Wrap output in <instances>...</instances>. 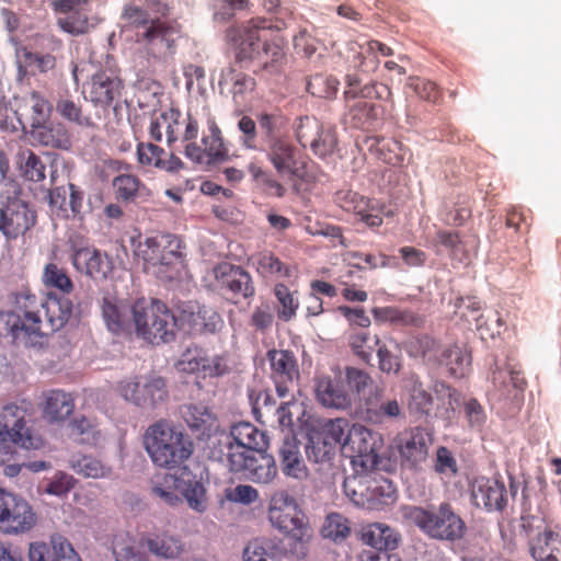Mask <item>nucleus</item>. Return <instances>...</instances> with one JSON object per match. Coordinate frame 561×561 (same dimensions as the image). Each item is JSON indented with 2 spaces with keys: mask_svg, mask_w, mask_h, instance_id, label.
<instances>
[{
  "mask_svg": "<svg viewBox=\"0 0 561 561\" xmlns=\"http://www.w3.org/2000/svg\"><path fill=\"white\" fill-rule=\"evenodd\" d=\"M148 131L151 139L157 142L162 141L165 136L169 147L181 140L184 144V156L203 167L221 163L229 158V149L215 119L208 121L201 145L196 141L199 134L197 118L191 113L183 116L178 108L171 107L154 114L150 119Z\"/></svg>",
  "mask_w": 561,
  "mask_h": 561,
  "instance_id": "obj_1",
  "label": "nucleus"
},
{
  "mask_svg": "<svg viewBox=\"0 0 561 561\" xmlns=\"http://www.w3.org/2000/svg\"><path fill=\"white\" fill-rule=\"evenodd\" d=\"M19 164L22 176L31 182H41L46 176V164L32 150L19 152Z\"/></svg>",
  "mask_w": 561,
  "mask_h": 561,
  "instance_id": "obj_52",
  "label": "nucleus"
},
{
  "mask_svg": "<svg viewBox=\"0 0 561 561\" xmlns=\"http://www.w3.org/2000/svg\"><path fill=\"white\" fill-rule=\"evenodd\" d=\"M122 89V80L114 71L100 69L83 84L82 93L93 104L107 107L121 98Z\"/></svg>",
  "mask_w": 561,
  "mask_h": 561,
  "instance_id": "obj_23",
  "label": "nucleus"
},
{
  "mask_svg": "<svg viewBox=\"0 0 561 561\" xmlns=\"http://www.w3.org/2000/svg\"><path fill=\"white\" fill-rule=\"evenodd\" d=\"M267 518L275 529L289 539L293 556L302 559L308 554L313 529L293 495L285 490L273 493L268 501Z\"/></svg>",
  "mask_w": 561,
  "mask_h": 561,
  "instance_id": "obj_3",
  "label": "nucleus"
},
{
  "mask_svg": "<svg viewBox=\"0 0 561 561\" xmlns=\"http://www.w3.org/2000/svg\"><path fill=\"white\" fill-rule=\"evenodd\" d=\"M26 410L15 403L5 404L0 412V465L10 461L14 447L39 449L43 438L26 426Z\"/></svg>",
  "mask_w": 561,
  "mask_h": 561,
  "instance_id": "obj_8",
  "label": "nucleus"
},
{
  "mask_svg": "<svg viewBox=\"0 0 561 561\" xmlns=\"http://www.w3.org/2000/svg\"><path fill=\"white\" fill-rule=\"evenodd\" d=\"M314 394L317 401L324 408L346 410L352 407V396L340 379L321 376L316 379Z\"/></svg>",
  "mask_w": 561,
  "mask_h": 561,
  "instance_id": "obj_27",
  "label": "nucleus"
},
{
  "mask_svg": "<svg viewBox=\"0 0 561 561\" xmlns=\"http://www.w3.org/2000/svg\"><path fill=\"white\" fill-rule=\"evenodd\" d=\"M50 7L58 18L57 25L66 33L81 35L89 31L91 0H53Z\"/></svg>",
  "mask_w": 561,
  "mask_h": 561,
  "instance_id": "obj_22",
  "label": "nucleus"
},
{
  "mask_svg": "<svg viewBox=\"0 0 561 561\" xmlns=\"http://www.w3.org/2000/svg\"><path fill=\"white\" fill-rule=\"evenodd\" d=\"M33 137L43 146L68 149L71 146L70 135L60 123H43L32 128Z\"/></svg>",
  "mask_w": 561,
  "mask_h": 561,
  "instance_id": "obj_40",
  "label": "nucleus"
},
{
  "mask_svg": "<svg viewBox=\"0 0 561 561\" xmlns=\"http://www.w3.org/2000/svg\"><path fill=\"white\" fill-rule=\"evenodd\" d=\"M267 161L279 176L290 181L304 180L307 163L289 137L263 146Z\"/></svg>",
  "mask_w": 561,
  "mask_h": 561,
  "instance_id": "obj_14",
  "label": "nucleus"
},
{
  "mask_svg": "<svg viewBox=\"0 0 561 561\" xmlns=\"http://www.w3.org/2000/svg\"><path fill=\"white\" fill-rule=\"evenodd\" d=\"M378 335L371 336L369 332L353 330L347 336V344L353 354L364 363H369L375 346L379 345Z\"/></svg>",
  "mask_w": 561,
  "mask_h": 561,
  "instance_id": "obj_48",
  "label": "nucleus"
},
{
  "mask_svg": "<svg viewBox=\"0 0 561 561\" xmlns=\"http://www.w3.org/2000/svg\"><path fill=\"white\" fill-rule=\"evenodd\" d=\"M56 111L62 118L79 126L90 127L93 125L91 117L83 114L80 103L69 98L59 99L56 103Z\"/></svg>",
  "mask_w": 561,
  "mask_h": 561,
  "instance_id": "obj_60",
  "label": "nucleus"
},
{
  "mask_svg": "<svg viewBox=\"0 0 561 561\" xmlns=\"http://www.w3.org/2000/svg\"><path fill=\"white\" fill-rule=\"evenodd\" d=\"M321 129V123L313 116H300L295 123V136L302 147H307L314 141Z\"/></svg>",
  "mask_w": 561,
  "mask_h": 561,
  "instance_id": "obj_63",
  "label": "nucleus"
},
{
  "mask_svg": "<svg viewBox=\"0 0 561 561\" xmlns=\"http://www.w3.org/2000/svg\"><path fill=\"white\" fill-rule=\"evenodd\" d=\"M257 272L267 277L289 278L293 276L290 266L283 263L273 252L264 251L256 256Z\"/></svg>",
  "mask_w": 561,
  "mask_h": 561,
  "instance_id": "obj_49",
  "label": "nucleus"
},
{
  "mask_svg": "<svg viewBox=\"0 0 561 561\" xmlns=\"http://www.w3.org/2000/svg\"><path fill=\"white\" fill-rule=\"evenodd\" d=\"M24 108L27 111L31 128L47 123L53 110L49 101L35 91L25 100Z\"/></svg>",
  "mask_w": 561,
  "mask_h": 561,
  "instance_id": "obj_51",
  "label": "nucleus"
},
{
  "mask_svg": "<svg viewBox=\"0 0 561 561\" xmlns=\"http://www.w3.org/2000/svg\"><path fill=\"white\" fill-rule=\"evenodd\" d=\"M73 305L68 298L49 294L43 302V335L55 332L65 327L72 314Z\"/></svg>",
  "mask_w": 561,
  "mask_h": 561,
  "instance_id": "obj_30",
  "label": "nucleus"
},
{
  "mask_svg": "<svg viewBox=\"0 0 561 561\" xmlns=\"http://www.w3.org/2000/svg\"><path fill=\"white\" fill-rule=\"evenodd\" d=\"M381 446L382 438L378 433L362 424H353L342 453L352 459L354 466L370 469L378 462V450Z\"/></svg>",
  "mask_w": 561,
  "mask_h": 561,
  "instance_id": "obj_13",
  "label": "nucleus"
},
{
  "mask_svg": "<svg viewBox=\"0 0 561 561\" xmlns=\"http://www.w3.org/2000/svg\"><path fill=\"white\" fill-rule=\"evenodd\" d=\"M229 470L241 473L255 483H268L276 473V463L273 456L265 453V449H256L244 454H225Z\"/></svg>",
  "mask_w": 561,
  "mask_h": 561,
  "instance_id": "obj_12",
  "label": "nucleus"
},
{
  "mask_svg": "<svg viewBox=\"0 0 561 561\" xmlns=\"http://www.w3.org/2000/svg\"><path fill=\"white\" fill-rule=\"evenodd\" d=\"M113 187L116 197L124 202H134L146 190L139 178L134 174H119L115 176Z\"/></svg>",
  "mask_w": 561,
  "mask_h": 561,
  "instance_id": "obj_54",
  "label": "nucleus"
},
{
  "mask_svg": "<svg viewBox=\"0 0 561 561\" xmlns=\"http://www.w3.org/2000/svg\"><path fill=\"white\" fill-rule=\"evenodd\" d=\"M218 443L224 448L215 447L210 454L213 458L220 461H224L225 454L251 453L256 449H266L268 446L266 434L249 422L234 424L229 434L224 431Z\"/></svg>",
  "mask_w": 561,
  "mask_h": 561,
  "instance_id": "obj_11",
  "label": "nucleus"
},
{
  "mask_svg": "<svg viewBox=\"0 0 561 561\" xmlns=\"http://www.w3.org/2000/svg\"><path fill=\"white\" fill-rule=\"evenodd\" d=\"M179 370L187 374H197L203 378H218L230 371L227 356L210 354L199 347L187 348L178 363Z\"/></svg>",
  "mask_w": 561,
  "mask_h": 561,
  "instance_id": "obj_17",
  "label": "nucleus"
},
{
  "mask_svg": "<svg viewBox=\"0 0 561 561\" xmlns=\"http://www.w3.org/2000/svg\"><path fill=\"white\" fill-rule=\"evenodd\" d=\"M75 410L73 399L61 390H50L44 393L43 414L50 422L67 419Z\"/></svg>",
  "mask_w": 561,
  "mask_h": 561,
  "instance_id": "obj_36",
  "label": "nucleus"
},
{
  "mask_svg": "<svg viewBox=\"0 0 561 561\" xmlns=\"http://www.w3.org/2000/svg\"><path fill=\"white\" fill-rule=\"evenodd\" d=\"M432 443L431 434L422 427H413L399 433L394 439V445L401 465L411 469L417 468L426 460Z\"/></svg>",
  "mask_w": 561,
  "mask_h": 561,
  "instance_id": "obj_19",
  "label": "nucleus"
},
{
  "mask_svg": "<svg viewBox=\"0 0 561 561\" xmlns=\"http://www.w3.org/2000/svg\"><path fill=\"white\" fill-rule=\"evenodd\" d=\"M72 263L78 271L95 280L105 279L113 270L112 260L107 254L90 248L76 249L72 253Z\"/></svg>",
  "mask_w": 561,
  "mask_h": 561,
  "instance_id": "obj_28",
  "label": "nucleus"
},
{
  "mask_svg": "<svg viewBox=\"0 0 561 561\" xmlns=\"http://www.w3.org/2000/svg\"><path fill=\"white\" fill-rule=\"evenodd\" d=\"M248 172L255 183L265 195L271 197L282 198L286 195L285 185L278 181L270 171L263 169L257 162H250Z\"/></svg>",
  "mask_w": 561,
  "mask_h": 561,
  "instance_id": "obj_43",
  "label": "nucleus"
},
{
  "mask_svg": "<svg viewBox=\"0 0 561 561\" xmlns=\"http://www.w3.org/2000/svg\"><path fill=\"white\" fill-rule=\"evenodd\" d=\"M133 321L138 336L151 344L175 339L176 316L158 299H137L131 306Z\"/></svg>",
  "mask_w": 561,
  "mask_h": 561,
  "instance_id": "obj_5",
  "label": "nucleus"
},
{
  "mask_svg": "<svg viewBox=\"0 0 561 561\" xmlns=\"http://www.w3.org/2000/svg\"><path fill=\"white\" fill-rule=\"evenodd\" d=\"M379 157L390 165H401L409 153V149L396 138L377 139Z\"/></svg>",
  "mask_w": 561,
  "mask_h": 561,
  "instance_id": "obj_55",
  "label": "nucleus"
},
{
  "mask_svg": "<svg viewBox=\"0 0 561 561\" xmlns=\"http://www.w3.org/2000/svg\"><path fill=\"white\" fill-rule=\"evenodd\" d=\"M178 328L190 334L215 333L224 324L221 316L211 307L187 304L176 316Z\"/></svg>",
  "mask_w": 561,
  "mask_h": 561,
  "instance_id": "obj_20",
  "label": "nucleus"
},
{
  "mask_svg": "<svg viewBox=\"0 0 561 561\" xmlns=\"http://www.w3.org/2000/svg\"><path fill=\"white\" fill-rule=\"evenodd\" d=\"M42 282L46 288L55 289L66 295L72 293L75 288L67 271L54 262L45 265Z\"/></svg>",
  "mask_w": 561,
  "mask_h": 561,
  "instance_id": "obj_47",
  "label": "nucleus"
},
{
  "mask_svg": "<svg viewBox=\"0 0 561 561\" xmlns=\"http://www.w3.org/2000/svg\"><path fill=\"white\" fill-rule=\"evenodd\" d=\"M175 30L159 19H152L148 27L136 33V41L148 46L152 51L164 53L173 48Z\"/></svg>",
  "mask_w": 561,
  "mask_h": 561,
  "instance_id": "obj_32",
  "label": "nucleus"
},
{
  "mask_svg": "<svg viewBox=\"0 0 561 561\" xmlns=\"http://www.w3.org/2000/svg\"><path fill=\"white\" fill-rule=\"evenodd\" d=\"M37 221L36 210L30 203L14 197H7L3 205L1 233L7 241L16 240L31 230Z\"/></svg>",
  "mask_w": 561,
  "mask_h": 561,
  "instance_id": "obj_18",
  "label": "nucleus"
},
{
  "mask_svg": "<svg viewBox=\"0 0 561 561\" xmlns=\"http://www.w3.org/2000/svg\"><path fill=\"white\" fill-rule=\"evenodd\" d=\"M151 493L170 506L181 503V494L190 508L195 512L203 513L207 508L206 489L203 482L186 468L180 474H156L152 479Z\"/></svg>",
  "mask_w": 561,
  "mask_h": 561,
  "instance_id": "obj_6",
  "label": "nucleus"
},
{
  "mask_svg": "<svg viewBox=\"0 0 561 561\" xmlns=\"http://www.w3.org/2000/svg\"><path fill=\"white\" fill-rule=\"evenodd\" d=\"M113 553L116 561H150L137 549L136 541L128 534H119L113 540Z\"/></svg>",
  "mask_w": 561,
  "mask_h": 561,
  "instance_id": "obj_53",
  "label": "nucleus"
},
{
  "mask_svg": "<svg viewBox=\"0 0 561 561\" xmlns=\"http://www.w3.org/2000/svg\"><path fill=\"white\" fill-rule=\"evenodd\" d=\"M280 26L265 18H252L238 28L236 58L239 61L257 60L263 68L276 71L285 60L286 39Z\"/></svg>",
  "mask_w": 561,
  "mask_h": 561,
  "instance_id": "obj_2",
  "label": "nucleus"
},
{
  "mask_svg": "<svg viewBox=\"0 0 561 561\" xmlns=\"http://www.w3.org/2000/svg\"><path fill=\"white\" fill-rule=\"evenodd\" d=\"M382 396L381 389H376L375 393L364 398L365 420L373 424H382L386 421H397L404 419V411L397 399L386 400L378 404Z\"/></svg>",
  "mask_w": 561,
  "mask_h": 561,
  "instance_id": "obj_31",
  "label": "nucleus"
},
{
  "mask_svg": "<svg viewBox=\"0 0 561 561\" xmlns=\"http://www.w3.org/2000/svg\"><path fill=\"white\" fill-rule=\"evenodd\" d=\"M144 444L152 462L162 468L180 467L194 451L192 439L164 420L147 428Z\"/></svg>",
  "mask_w": 561,
  "mask_h": 561,
  "instance_id": "obj_4",
  "label": "nucleus"
},
{
  "mask_svg": "<svg viewBox=\"0 0 561 561\" xmlns=\"http://www.w3.org/2000/svg\"><path fill=\"white\" fill-rule=\"evenodd\" d=\"M263 146L288 136V118L280 112L261 113L256 116Z\"/></svg>",
  "mask_w": 561,
  "mask_h": 561,
  "instance_id": "obj_37",
  "label": "nucleus"
},
{
  "mask_svg": "<svg viewBox=\"0 0 561 561\" xmlns=\"http://www.w3.org/2000/svg\"><path fill=\"white\" fill-rule=\"evenodd\" d=\"M181 416L192 435L199 442L221 438L224 430L216 413L206 405L190 403L181 408Z\"/></svg>",
  "mask_w": 561,
  "mask_h": 561,
  "instance_id": "obj_21",
  "label": "nucleus"
},
{
  "mask_svg": "<svg viewBox=\"0 0 561 561\" xmlns=\"http://www.w3.org/2000/svg\"><path fill=\"white\" fill-rule=\"evenodd\" d=\"M70 436L78 443L96 446L101 438L102 432L95 419L80 416L70 422Z\"/></svg>",
  "mask_w": 561,
  "mask_h": 561,
  "instance_id": "obj_44",
  "label": "nucleus"
},
{
  "mask_svg": "<svg viewBox=\"0 0 561 561\" xmlns=\"http://www.w3.org/2000/svg\"><path fill=\"white\" fill-rule=\"evenodd\" d=\"M348 520L339 513H331L327 516L322 527V535L334 541L345 539L350 534Z\"/></svg>",
  "mask_w": 561,
  "mask_h": 561,
  "instance_id": "obj_64",
  "label": "nucleus"
},
{
  "mask_svg": "<svg viewBox=\"0 0 561 561\" xmlns=\"http://www.w3.org/2000/svg\"><path fill=\"white\" fill-rule=\"evenodd\" d=\"M536 561H561V536L552 530L539 534L530 545Z\"/></svg>",
  "mask_w": 561,
  "mask_h": 561,
  "instance_id": "obj_38",
  "label": "nucleus"
},
{
  "mask_svg": "<svg viewBox=\"0 0 561 561\" xmlns=\"http://www.w3.org/2000/svg\"><path fill=\"white\" fill-rule=\"evenodd\" d=\"M440 346L428 335L415 336L407 343L410 356L421 358L425 364L436 366Z\"/></svg>",
  "mask_w": 561,
  "mask_h": 561,
  "instance_id": "obj_45",
  "label": "nucleus"
},
{
  "mask_svg": "<svg viewBox=\"0 0 561 561\" xmlns=\"http://www.w3.org/2000/svg\"><path fill=\"white\" fill-rule=\"evenodd\" d=\"M404 517L433 539L454 542L466 533L465 522L449 503H442L434 510L408 506L404 508Z\"/></svg>",
  "mask_w": 561,
  "mask_h": 561,
  "instance_id": "obj_7",
  "label": "nucleus"
},
{
  "mask_svg": "<svg viewBox=\"0 0 561 561\" xmlns=\"http://www.w3.org/2000/svg\"><path fill=\"white\" fill-rule=\"evenodd\" d=\"M275 297L280 306L277 310V316L283 321H290L296 317L299 308L298 298L295 297V293L284 284H276L274 288Z\"/></svg>",
  "mask_w": 561,
  "mask_h": 561,
  "instance_id": "obj_59",
  "label": "nucleus"
},
{
  "mask_svg": "<svg viewBox=\"0 0 561 561\" xmlns=\"http://www.w3.org/2000/svg\"><path fill=\"white\" fill-rule=\"evenodd\" d=\"M396 500L397 488L392 481L382 477L379 479L370 478L365 508L379 511L393 504Z\"/></svg>",
  "mask_w": 561,
  "mask_h": 561,
  "instance_id": "obj_39",
  "label": "nucleus"
},
{
  "mask_svg": "<svg viewBox=\"0 0 561 561\" xmlns=\"http://www.w3.org/2000/svg\"><path fill=\"white\" fill-rule=\"evenodd\" d=\"M118 391L125 400L144 409H153L168 399L165 379L154 375L123 380Z\"/></svg>",
  "mask_w": 561,
  "mask_h": 561,
  "instance_id": "obj_15",
  "label": "nucleus"
},
{
  "mask_svg": "<svg viewBox=\"0 0 561 561\" xmlns=\"http://www.w3.org/2000/svg\"><path fill=\"white\" fill-rule=\"evenodd\" d=\"M71 468L85 478L101 479L111 476L110 467L92 456H81L71 460Z\"/></svg>",
  "mask_w": 561,
  "mask_h": 561,
  "instance_id": "obj_56",
  "label": "nucleus"
},
{
  "mask_svg": "<svg viewBox=\"0 0 561 561\" xmlns=\"http://www.w3.org/2000/svg\"><path fill=\"white\" fill-rule=\"evenodd\" d=\"M334 202L342 209L348 213H354L359 216L360 220L370 228H376L382 225V217L370 201L351 190H340L335 193Z\"/></svg>",
  "mask_w": 561,
  "mask_h": 561,
  "instance_id": "obj_29",
  "label": "nucleus"
},
{
  "mask_svg": "<svg viewBox=\"0 0 561 561\" xmlns=\"http://www.w3.org/2000/svg\"><path fill=\"white\" fill-rule=\"evenodd\" d=\"M340 81L332 76L316 75L307 84L310 94L318 98L331 99L339 91Z\"/></svg>",
  "mask_w": 561,
  "mask_h": 561,
  "instance_id": "obj_62",
  "label": "nucleus"
},
{
  "mask_svg": "<svg viewBox=\"0 0 561 561\" xmlns=\"http://www.w3.org/2000/svg\"><path fill=\"white\" fill-rule=\"evenodd\" d=\"M334 450L332 442H328L320 432L311 434L306 445L308 460L316 463L329 461L334 455Z\"/></svg>",
  "mask_w": 561,
  "mask_h": 561,
  "instance_id": "obj_57",
  "label": "nucleus"
},
{
  "mask_svg": "<svg viewBox=\"0 0 561 561\" xmlns=\"http://www.w3.org/2000/svg\"><path fill=\"white\" fill-rule=\"evenodd\" d=\"M216 287L244 299L254 295L255 288L249 272L241 266L221 262L213 268Z\"/></svg>",
  "mask_w": 561,
  "mask_h": 561,
  "instance_id": "obj_25",
  "label": "nucleus"
},
{
  "mask_svg": "<svg viewBox=\"0 0 561 561\" xmlns=\"http://www.w3.org/2000/svg\"><path fill=\"white\" fill-rule=\"evenodd\" d=\"M471 497L477 507L488 512H503L508 502L505 483L486 477H478L472 481Z\"/></svg>",
  "mask_w": 561,
  "mask_h": 561,
  "instance_id": "obj_24",
  "label": "nucleus"
},
{
  "mask_svg": "<svg viewBox=\"0 0 561 561\" xmlns=\"http://www.w3.org/2000/svg\"><path fill=\"white\" fill-rule=\"evenodd\" d=\"M146 546L151 553L164 559H175L184 551L183 542L167 534L147 538Z\"/></svg>",
  "mask_w": 561,
  "mask_h": 561,
  "instance_id": "obj_46",
  "label": "nucleus"
},
{
  "mask_svg": "<svg viewBox=\"0 0 561 561\" xmlns=\"http://www.w3.org/2000/svg\"><path fill=\"white\" fill-rule=\"evenodd\" d=\"M36 524V514L23 499L0 489V531L23 534Z\"/></svg>",
  "mask_w": 561,
  "mask_h": 561,
  "instance_id": "obj_16",
  "label": "nucleus"
},
{
  "mask_svg": "<svg viewBox=\"0 0 561 561\" xmlns=\"http://www.w3.org/2000/svg\"><path fill=\"white\" fill-rule=\"evenodd\" d=\"M362 540L379 551L394 550L400 540V535L383 523H371L363 527Z\"/></svg>",
  "mask_w": 561,
  "mask_h": 561,
  "instance_id": "obj_33",
  "label": "nucleus"
},
{
  "mask_svg": "<svg viewBox=\"0 0 561 561\" xmlns=\"http://www.w3.org/2000/svg\"><path fill=\"white\" fill-rule=\"evenodd\" d=\"M408 398L407 408L411 415L417 419L427 416L434 404L433 396L424 388L422 381L412 376L405 386Z\"/></svg>",
  "mask_w": 561,
  "mask_h": 561,
  "instance_id": "obj_34",
  "label": "nucleus"
},
{
  "mask_svg": "<svg viewBox=\"0 0 561 561\" xmlns=\"http://www.w3.org/2000/svg\"><path fill=\"white\" fill-rule=\"evenodd\" d=\"M102 316L107 329L115 333H123L129 327L128 308L122 301L105 297L102 302Z\"/></svg>",
  "mask_w": 561,
  "mask_h": 561,
  "instance_id": "obj_42",
  "label": "nucleus"
},
{
  "mask_svg": "<svg viewBox=\"0 0 561 561\" xmlns=\"http://www.w3.org/2000/svg\"><path fill=\"white\" fill-rule=\"evenodd\" d=\"M279 462L285 476L301 479L307 476V468L295 437L284 439L279 448Z\"/></svg>",
  "mask_w": 561,
  "mask_h": 561,
  "instance_id": "obj_35",
  "label": "nucleus"
},
{
  "mask_svg": "<svg viewBox=\"0 0 561 561\" xmlns=\"http://www.w3.org/2000/svg\"><path fill=\"white\" fill-rule=\"evenodd\" d=\"M369 482V477H347L343 483L344 493L355 505L365 507L367 505Z\"/></svg>",
  "mask_w": 561,
  "mask_h": 561,
  "instance_id": "obj_58",
  "label": "nucleus"
},
{
  "mask_svg": "<svg viewBox=\"0 0 561 561\" xmlns=\"http://www.w3.org/2000/svg\"><path fill=\"white\" fill-rule=\"evenodd\" d=\"M272 378L275 382L278 397L285 398L289 393V386L294 378L299 376L297 360L293 352L287 350H271L267 352Z\"/></svg>",
  "mask_w": 561,
  "mask_h": 561,
  "instance_id": "obj_26",
  "label": "nucleus"
},
{
  "mask_svg": "<svg viewBox=\"0 0 561 561\" xmlns=\"http://www.w3.org/2000/svg\"><path fill=\"white\" fill-rule=\"evenodd\" d=\"M44 299L38 298L28 288H23L13 294V311L0 312V324L4 329L13 331L18 336L24 331L27 334H44L42 307Z\"/></svg>",
  "mask_w": 561,
  "mask_h": 561,
  "instance_id": "obj_9",
  "label": "nucleus"
},
{
  "mask_svg": "<svg viewBox=\"0 0 561 561\" xmlns=\"http://www.w3.org/2000/svg\"><path fill=\"white\" fill-rule=\"evenodd\" d=\"M278 552L272 539L255 538L243 549V561H276Z\"/></svg>",
  "mask_w": 561,
  "mask_h": 561,
  "instance_id": "obj_50",
  "label": "nucleus"
},
{
  "mask_svg": "<svg viewBox=\"0 0 561 561\" xmlns=\"http://www.w3.org/2000/svg\"><path fill=\"white\" fill-rule=\"evenodd\" d=\"M470 362V355L462 347L451 345L440 347L436 366H444L450 376L461 378L467 374Z\"/></svg>",
  "mask_w": 561,
  "mask_h": 561,
  "instance_id": "obj_41",
  "label": "nucleus"
},
{
  "mask_svg": "<svg viewBox=\"0 0 561 561\" xmlns=\"http://www.w3.org/2000/svg\"><path fill=\"white\" fill-rule=\"evenodd\" d=\"M182 240L171 233H160L139 241L135 254L152 266L160 267V273L178 270L183 262Z\"/></svg>",
  "mask_w": 561,
  "mask_h": 561,
  "instance_id": "obj_10",
  "label": "nucleus"
},
{
  "mask_svg": "<svg viewBox=\"0 0 561 561\" xmlns=\"http://www.w3.org/2000/svg\"><path fill=\"white\" fill-rule=\"evenodd\" d=\"M351 430H353V424H351L347 419L337 417L327 422L320 434L323 435L328 442H332V447L335 448L336 445H340L343 451V444L346 443V436H348Z\"/></svg>",
  "mask_w": 561,
  "mask_h": 561,
  "instance_id": "obj_61",
  "label": "nucleus"
}]
</instances>
